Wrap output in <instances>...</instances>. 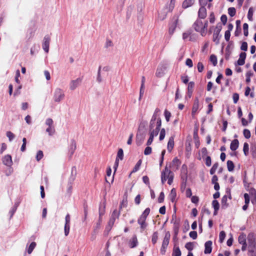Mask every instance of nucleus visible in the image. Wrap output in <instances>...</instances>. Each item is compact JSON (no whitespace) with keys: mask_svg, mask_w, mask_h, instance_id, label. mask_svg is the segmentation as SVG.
I'll list each match as a JSON object with an SVG mask.
<instances>
[{"mask_svg":"<svg viewBox=\"0 0 256 256\" xmlns=\"http://www.w3.org/2000/svg\"><path fill=\"white\" fill-rule=\"evenodd\" d=\"M185 248L189 251H191L194 249V243L192 242H187L185 245Z\"/></svg>","mask_w":256,"mask_h":256,"instance_id":"4c0bfd02","label":"nucleus"},{"mask_svg":"<svg viewBox=\"0 0 256 256\" xmlns=\"http://www.w3.org/2000/svg\"><path fill=\"white\" fill-rule=\"evenodd\" d=\"M222 29V26L220 24H218L214 30L212 40L215 42L216 44H218L220 43V40L222 38V35L220 34V32Z\"/></svg>","mask_w":256,"mask_h":256,"instance_id":"7ed1b4c3","label":"nucleus"},{"mask_svg":"<svg viewBox=\"0 0 256 256\" xmlns=\"http://www.w3.org/2000/svg\"><path fill=\"white\" fill-rule=\"evenodd\" d=\"M141 164H142V160H140L137 162L136 164L135 165L134 167V168L131 172L134 173V172H137L140 169Z\"/></svg>","mask_w":256,"mask_h":256,"instance_id":"2f4dec72","label":"nucleus"},{"mask_svg":"<svg viewBox=\"0 0 256 256\" xmlns=\"http://www.w3.org/2000/svg\"><path fill=\"white\" fill-rule=\"evenodd\" d=\"M194 82H190L188 83V96L190 98L191 97L194 88Z\"/></svg>","mask_w":256,"mask_h":256,"instance_id":"412c9836","label":"nucleus"},{"mask_svg":"<svg viewBox=\"0 0 256 256\" xmlns=\"http://www.w3.org/2000/svg\"><path fill=\"white\" fill-rule=\"evenodd\" d=\"M182 254L181 251L179 247H174L172 256H180Z\"/></svg>","mask_w":256,"mask_h":256,"instance_id":"c85d7f7f","label":"nucleus"},{"mask_svg":"<svg viewBox=\"0 0 256 256\" xmlns=\"http://www.w3.org/2000/svg\"><path fill=\"white\" fill-rule=\"evenodd\" d=\"M166 70V66L165 65L162 64L158 66L156 70V76L160 78L162 76Z\"/></svg>","mask_w":256,"mask_h":256,"instance_id":"ddd939ff","label":"nucleus"},{"mask_svg":"<svg viewBox=\"0 0 256 256\" xmlns=\"http://www.w3.org/2000/svg\"><path fill=\"white\" fill-rule=\"evenodd\" d=\"M254 12V8L252 7H250L248 11V18L250 21H252L253 20V14Z\"/></svg>","mask_w":256,"mask_h":256,"instance_id":"a878e982","label":"nucleus"},{"mask_svg":"<svg viewBox=\"0 0 256 256\" xmlns=\"http://www.w3.org/2000/svg\"><path fill=\"white\" fill-rule=\"evenodd\" d=\"M210 60L214 66H216L217 64V58L216 56L214 54H212L210 56Z\"/></svg>","mask_w":256,"mask_h":256,"instance_id":"37998d69","label":"nucleus"},{"mask_svg":"<svg viewBox=\"0 0 256 256\" xmlns=\"http://www.w3.org/2000/svg\"><path fill=\"white\" fill-rule=\"evenodd\" d=\"M227 168H228V170L229 172L233 171L234 168V162L232 160H228Z\"/></svg>","mask_w":256,"mask_h":256,"instance_id":"bb28decb","label":"nucleus"},{"mask_svg":"<svg viewBox=\"0 0 256 256\" xmlns=\"http://www.w3.org/2000/svg\"><path fill=\"white\" fill-rule=\"evenodd\" d=\"M253 76V73L251 71H248L246 74V82L247 84H248L250 82V77Z\"/></svg>","mask_w":256,"mask_h":256,"instance_id":"f704fd0d","label":"nucleus"},{"mask_svg":"<svg viewBox=\"0 0 256 256\" xmlns=\"http://www.w3.org/2000/svg\"><path fill=\"white\" fill-rule=\"evenodd\" d=\"M124 158V152L122 148H120L118 152L117 156L116 158L120 160H122Z\"/></svg>","mask_w":256,"mask_h":256,"instance_id":"473e14b6","label":"nucleus"},{"mask_svg":"<svg viewBox=\"0 0 256 256\" xmlns=\"http://www.w3.org/2000/svg\"><path fill=\"white\" fill-rule=\"evenodd\" d=\"M6 134L10 141H12L15 137L14 134L10 131L7 132Z\"/></svg>","mask_w":256,"mask_h":256,"instance_id":"603ef678","label":"nucleus"},{"mask_svg":"<svg viewBox=\"0 0 256 256\" xmlns=\"http://www.w3.org/2000/svg\"><path fill=\"white\" fill-rule=\"evenodd\" d=\"M198 16L200 19H204L206 16V10L204 6H201L198 12Z\"/></svg>","mask_w":256,"mask_h":256,"instance_id":"f3484780","label":"nucleus"},{"mask_svg":"<svg viewBox=\"0 0 256 256\" xmlns=\"http://www.w3.org/2000/svg\"><path fill=\"white\" fill-rule=\"evenodd\" d=\"M212 205L214 210H218L220 208V204L217 200H214L212 202Z\"/></svg>","mask_w":256,"mask_h":256,"instance_id":"58836bf2","label":"nucleus"},{"mask_svg":"<svg viewBox=\"0 0 256 256\" xmlns=\"http://www.w3.org/2000/svg\"><path fill=\"white\" fill-rule=\"evenodd\" d=\"M178 21V17L175 16L173 17L172 21L169 25V33L170 34H172L177 26Z\"/></svg>","mask_w":256,"mask_h":256,"instance_id":"0eeeda50","label":"nucleus"},{"mask_svg":"<svg viewBox=\"0 0 256 256\" xmlns=\"http://www.w3.org/2000/svg\"><path fill=\"white\" fill-rule=\"evenodd\" d=\"M164 193L162 192L160 194V196H158V202H163L164 200Z\"/></svg>","mask_w":256,"mask_h":256,"instance_id":"338daca9","label":"nucleus"},{"mask_svg":"<svg viewBox=\"0 0 256 256\" xmlns=\"http://www.w3.org/2000/svg\"><path fill=\"white\" fill-rule=\"evenodd\" d=\"M100 70H101V66H100L98 68V76H97V78H96L97 82L99 83L101 82L102 81V79L101 75H100Z\"/></svg>","mask_w":256,"mask_h":256,"instance_id":"5fc2aeb1","label":"nucleus"},{"mask_svg":"<svg viewBox=\"0 0 256 256\" xmlns=\"http://www.w3.org/2000/svg\"><path fill=\"white\" fill-rule=\"evenodd\" d=\"M162 125V121L160 118H158L156 122V126L155 129H149L150 135L152 136L153 137L156 136L160 130Z\"/></svg>","mask_w":256,"mask_h":256,"instance_id":"1a4fd4ad","label":"nucleus"},{"mask_svg":"<svg viewBox=\"0 0 256 256\" xmlns=\"http://www.w3.org/2000/svg\"><path fill=\"white\" fill-rule=\"evenodd\" d=\"M50 42V36L48 35H46L44 38L42 46L44 51L46 53H48L49 51Z\"/></svg>","mask_w":256,"mask_h":256,"instance_id":"9d476101","label":"nucleus"},{"mask_svg":"<svg viewBox=\"0 0 256 256\" xmlns=\"http://www.w3.org/2000/svg\"><path fill=\"white\" fill-rule=\"evenodd\" d=\"M164 116H165L166 122H168L170 121V118L171 116V113L168 110H165L164 112Z\"/></svg>","mask_w":256,"mask_h":256,"instance_id":"c03bdc74","label":"nucleus"},{"mask_svg":"<svg viewBox=\"0 0 256 256\" xmlns=\"http://www.w3.org/2000/svg\"><path fill=\"white\" fill-rule=\"evenodd\" d=\"M46 132L50 136H52L56 132L54 126H48L46 129Z\"/></svg>","mask_w":256,"mask_h":256,"instance_id":"c756f323","label":"nucleus"},{"mask_svg":"<svg viewBox=\"0 0 256 256\" xmlns=\"http://www.w3.org/2000/svg\"><path fill=\"white\" fill-rule=\"evenodd\" d=\"M199 108V101L198 98H196L192 108V115L194 116L197 112Z\"/></svg>","mask_w":256,"mask_h":256,"instance_id":"aec40b11","label":"nucleus"},{"mask_svg":"<svg viewBox=\"0 0 256 256\" xmlns=\"http://www.w3.org/2000/svg\"><path fill=\"white\" fill-rule=\"evenodd\" d=\"M249 146L247 142H244V144L243 151L246 156L248 154Z\"/></svg>","mask_w":256,"mask_h":256,"instance_id":"72a5a7b5","label":"nucleus"},{"mask_svg":"<svg viewBox=\"0 0 256 256\" xmlns=\"http://www.w3.org/2000/svg\"><path fill=\"white\" fill-rule=\"evenodd\" d=\"M166 135V131L164 128H162L160 130L159 139L160 140H162L164 139Z\"/></svg>","mask_w":256,"mask_h":256,"instance_id":"3c124183","label":"nucleus"},{"mask_svg":"<svg viewBox=\"0 0 256 256\" xmlns=\"http://www.w3.org/2000/svg\"><path fill=\"white\" fill-rule=\"evenodd\" d=\"M226 237V234L224 231H222L220 233L219 239L220 242H222Z\"/></svg>","mask_w":256,"mask_h":256,"instance_id":"864d4df0","label":"nucleus"},{"mask_svg":"<svg viewBox=\"0 0 256 256\" xmlns=\"http://www.w3.org/2000/svg\"><path fill=\"white\" fill-rule=\"evenodd\" d=\"M170 235L169 232H167L166 234V235L164 236V238L162 248L160 249V252L162 254H164L166 252V248L168 247L169 241L170 239Z\"/></svg>","mask_w":256,"mask_h":256,"instance_id":"6e6552de","label":"nucleus"},{"mask_svg":"<svg viewBox=\"0 0 256 256\" xmlns=\"http://www.w3.org/2000/svg\"><path fill=\"white\" fill-rule=\"evenodd\" d=\"M146 218L140 216L138 220V224L140 225V228L142 230H144L147 226V224L146 223Z\"/></svg>","mask_w":256,"mask_h":256,"instance_id":"a211bd4d","label":"nucleus"},{"mask_svg":"<svg viewBox=\"0 0 256 256\" xmlns=\"http://www.w3.org/2000/svg\"><path fill=\"white\" fill-rule=\"evenodd\" d=\"M230 30H226L224 34V38L226 42H228L230 39Z\"/></svg>","mask_w":256,"mask_h":256,"instance_id":"bf43d9fd","label":"nucleus"},{"mask_svg":"<svg viewBox=\"0 0 256 256\" xmlns=\"http://www.w3.org/2000/svg\"><path fill=\"white\" fill-rule=\"evenodd\" d=\"M191 201L192 203L197 204L199 201L198 197L197 196H192L191 197Z\"/></svg>","mask_w":256,"mask_h":256,"instance_id":"0e129e2a","label":"nucleus"},{"mask_svg":"<svg viewBox=\"0 0 256 256\" xmlns=\"http://www.w3.org/2000/svg\"><path fill=\"white\" fill-rule=\"evenodd\" d=\"M144 124L140 123L136 135V143L138 146L142 144L146 136V132L144 130Z\"/></svg>","mask_w":256,"mask_h":256,"instance_id":"f03ea898","label":"nucleus"},{"mask_svg":"<svg viewBox=\"0 0 256 256\" xmlns=\"http://www.w3.org/2000/svg\"><path fill=\"white\" fill-rule=\"evenodd\" d=\"M36 244L35 242H32L29 246L28 249V254H30L34 248H36Z\"/></svg>","mask_w":256,"mask_h":256,"instance_id":"7c9ffc66","label":"nucleus"},{"mask_svg":"<svg viewBox=\"0 0 256 256\" xmlns=\"http://www.w3.org/2000/svg\"><path fill=\"white\" fill-rule=\"evenodd\" d=\"M43 152L42 150H38L36 156V160L39 162L43 158Z\"/></svg>","mask_w":256,"mask_h":256,"instance_id":"de8ad7c7","label":"nucleus"},{"mask_svg":"<svg viewBox=\"0 0 256 256\" xmlns=\"http://www.w3.org/2000/svg\"><path fill=\"white\" fill-rule=\"evenodd\" d=\"M158 234L156 232H154V234H152V242L154 244H156V242L158 240Z\"/></svg>","mask_w":256,"mask_h":256,"instance_id":"a19ab883","label":"nucleus"},{"mask_svg":"<svg viewBox=\"0 0 256 256\" xmlns=\"http://www.w3.org/2000/svg\"><path fill=\"white\" fill-rule=\"evenodd\" d=\"M170 174H172V171L166 166L161 174V181L162 184L165 182Z\"/></svg>","mask_w":256,"mask_h":256,"instance_id":"9b49d317","label":"nucleus"},{"mask_svg":"<svg viewBox=\"0 0 256 256\" xmlns=\"http://www.w3.org/2000/svg\"><path fill=\"white\" fill-rule=\"evenodd\" d=\"M227 200H228V197L226 195H224L222 196V206H226V207H227L228 206V204H227Z\"/></svg>","mask_w":256,"mask_h":256,"instance_id":"49530a36","label":"nucleus"},{"mask_svg":"<svg viewBox=\"0 0 256 256\" xmlns=\"http://www.w3.org/2000/svg\"><path fill=\"white\" fill-rule=\"evenodd\" d=\"M180 218H177L175 214H172V222L174 224V231L175 235H177L179 232V228L180 226Z\"/></svg>","mask_w":256,"mask_h":256,"instance_id":"423d86ee","label":"nucleus"},{"mask_svg":"<svg viewBox=\"0 0 256 256\" xmlns=\"http://www.w3.org/2000/svg\"><path fill=\"white\" fill-rule=\"evenodd\" d=\"M208 26V22L206 20L203 23L201 20L197 19L193 24V28L194 30L200 33L202 36H205L206 34Z\"/></svg>","mask_w":256,"mask_h":256,"instance_id":"f257e3e1","label":"nucleus"},{"mask_svg":"<svg viewBox=\"0 0 256 256\" xmlns=\"http://www.w3.org/2000/svg\"><path fill=\"white\" fill-rule=\"evenodd\" d=\"M248 25L246 23H244L243 24L244 34V36H247L248 34Z\"/></svg>","mask_w":256,"mask_h":256,"instance_id":"79ce46f5","label":"nucleus"},{"mask_svg":"<svg viewBox=\"0 0 256 256\" xmlns=\"http://www.w3.org/2000/svg\"><path fill=\"white\" fill-rule=\"evenodd\" d=\"M194 2V0H185L182 3V7L186 8L192 6Z\"/></svg>","mask_w":256,"mask_h":256,"instance_id":"b1692460","label":"nucleus"},{"mask_svg":"<svg viewBox=\"0 0 256 256\" xmlns=\"http://www.w3.org/2000/svg\"><path fill=\"white\" fill-rule=\"evenodd\" d=\"M70 224H65L64 225V234L66 236H67L70 232Z\"/></svg>","mask_w":256,"mask_h":256,"instance_id":"680f3d73","label":"nucleus"},{"mask_svg":"<svg viewBox=\"0 0 256 256\" xmlns=\"http://www.w3.org/2000/svg\"><path fill=\"white\" fill-rule=\"evenodd\" d=\"M238 240L240 244H244L246 243V236L244 234H240L238 236Z\"/></svg>","mask_w":256,"mask_h":256,"instance_id":"e433bc0d","label":"nucleus"},{"mask_svg":"<svg viewBox=\"0 0 256 256\" xmlns=\"http://www.w3.org/2000/svg\"><path fill=\"white\" fill-rule=\"evenodd\" d=\"M212 244L211 240H208L204 244V254H207L211 253L212 250Z\"/></svg>","mask_w":256,"mask_h":256,"instance_id":"dca6fc26","label":"nucleus"},{"mask_svg":"<svg viewBox=\"0 0 256 256\" xmlns=\"http://www.w3.org/2000/svg\"><path fill=\"white\" fill-rule=\"evenodd\" d=\"M64 92L60 88H56L53 94V99L55 102H60L64 99Z\"/></svg>","mask_w":256,"mask_h":256,"instance_id":"20e7f679","label":"nucleus"},{"mask_svg":"<svg viewBox=\"0 0 256 256\" xmlns=\"http://www.w3.org/2000/svg\"><path fill=\"white\" fill-rule=\"evenodd\" d=\"M45 124L48 126H54L53 120L50 118H47L46 120Z\"/></svg>","mask_w":256,"mask_h":256,"instance_id":"09e8293b","label":"nucleus"},{"mask_svg":"<svg viewBox=\"0 0 256 256\" xmlns=\"http://www.w3.org/2000/svg\"><path fill=\"white\" fill-rule=\"evenodd\" d=\"M248 255L256 256V242L252 238H248Z\"/></svg>","mask_w":256,"mask_h":256,"instance_id":"39448f33","label":"nucleus"},{"mask_svg":"<svg viewBox=\"0 0 256 256\" xmlns=\"http://www.w3.org/2000/svg\"><path fill=\"white\" fill-rule=\"evenodd\" d=\"M240 49H241V50H244V51H246L247 50H248V44H247L246 42H242L241 46H240Z\"/></svg>","mask_w":256,"mask_h":256,"instance_id":"13d9d810","label":"nucleus"},{"mask_svg":"<svg viewBox=\"0 0 256 256\" xmlns=\"http://www.w3.org/2000/svg\"><path fill=\"white\" fill-rule=\"evenodd\" d=\"M138 244V241L136 236H134L130 240L129 246L130 248H134L137 246Z\"/></svg>","mask_w":256,"mask_h":256,"instance_id":"6ab92c4d","label":"nucleus"},{"mask_svg":"<svg viewBox=\"0 0 256 256\" xmlns=\"http://www.w3.org/2000/svg\"><path fill=\"white\" fill-rule=\"evenodd\" d=\"M228 14L232 17L236 15V8L234 7H231L228 8Z\"/></svg>","mask_w":256,"mask_h":256,"instance_id":"c9c22d12","label":"nucleus"},{"mask_svg":"<svg viewBox=\"0 0 256 256\" xmlns=\"http://www.w3.org/2000/svg\"><path fill=\"white\" fill-rule=\"evenodd\" d=\"M204 66L202 62H198V70L200 72L203 71Z\"/></svg>","mask_w":256,"mask_h":256,"instance_id":"052dcab7","label":"nucleus"},{"mask_svg":"<svg viewBox=\"0 0 256 256\" xmlns=\"http://www.w3.org/2000/svg\"><path fill=\"white\" fill-rule=\"evenodd\" d=\"M2 161L4 164L8 166H10L12 164V156L9 154L4 156L2 158Z\"/></svg>","mask_w":256,"mask_h":256,"instance_id":"4468645a","label":"nucleus"},{"mask_svg":"<svg viewBox=\"0 0 256 256\" xmlns=\"http://www.w3.org/2000/svg\"><path fill=\"white\" fill-rule=\"evenodd\" d=\"M120 214V210H114L110 218H113L116 220V218H118Z\"/></svg>","mask_w":256,"mask_h":256,"instance_id":"cd10ccee","label":"nucleus"},{"mask_svg":"<svg viewBox=\"0 0 256 256\" xmlns=\"http://www.w3.org/2000/svg\"><path fill=\"white\" fill-rule=\"evenodd\" d=\"M233 101L234 104H236L239 100V95L237 93H234L232 96Z\"/></svg>","mask_w":256,"mask_h":256,"instance_id":"e2e57ef3","label":"nucleus"},{"mask_svg":"<svg viewBox=\"0 0 256 256\" xmlns=\"http://www.w3.org/2000/svg\"><path fill=\"white\" fill-rule=\"evenodd\" d=\"M150 208H146L140 216L146 218L148 216L150 212Z\"/></svg>","mask_w":256,"mask_h":256,"instance_id":"a18cd8bd","label":"nucleus"},{"mask_svg":"<svg viewBox=\"0 0 256 256\" xmlns=\"http://www.w3.org/2000/svg\"><path fill=\"white\" fill-rule=\"evenodd\" d=\"M174 146V138L173 136H171L169 138L168 142V146L167 148L168 150L170 152L172 150Z\"/></svg>","mask_w":256,"mask_h":256,"instance_id":"4be33fe9","label":"nucleus"},{"mask_svg":"<svg viewBox=\"0 0 256 256\" xmlns=\"http://www.w3.org/2000/svg\"><path fill=\"white\" fill-rule=\"evenodd\" d=\"M243 134L244 136L246 138H249L250 137V131L248 129H244L243 132Z\"/></svg>","mask_w":256,"mask_h":256,"instance_id":"8fccbe9b","label":"nucleus"},{"mask_svg":"<svg viewBox=\"0 0 256 256\" xmlns=\"http://www.w3.org/2000/svg\"><path fill=\"white\" fill-rule=\"evenodd\" d=\"M174 178V174L172 172V174H170L168 178V184L170 185L172 183V182Z\"/></svg>","mask_w":256,"mask_h":256,"instance_id":"4d7b16f0","label":"nucleus"},{"mask_svg":"<svg viewBox=\"0 0 256 256\" xmlns=\"http://www.w3.org/2000/svg\"><path fill=\"white\" fill-rule=\"evenodd\" d=\"M82 79L78 78L75 80H72L70 84V89L72 90H74L81 83Z\"/></svg>","mask_w":256,"mask_h":256,"instance_id":"f8f14e48","label":"nucleus"},{"mask_svg":"<svg viewBox=\"0 0 256 256\" xmlns=\"http://www.w3.org/2000/svg\"><path fill=\"white\" fill-rule=\"evenodd\" d=\"M76 148V142L74 140H72L71 143L68 148V154L71 158Z\"/></svg>","mask_w":256,"mask_h":256,"instance_id":"2eb2a0df","label":"nucleus"},{"mask_svg":"<svg viewBox=\"0 0 256 256\" xmlns=\"http://www.w3.org/2000/svg\"><path fill=\"white\" fill-rule=\"evenodd\" d=\"M212 164L211 158L210 156H207L206 158V164L208 166H210Z\"/></svg>","mask_w":256,"mask_h":256,"instance_id":"774afa93","label":"nucleus"},{"mask_svg":"<svg viewBox=\"0 0 256 256\" xmlns=\"http://www.w3.org/2000/svg\"><path fill=\"white\" fill-rule=\"evenodd\" d=\"M152 148L150 146H147L144 150V154L145 155H148L152 153Z\"/></svg>","mask_w":256,"mask_h":256,"instance_id":"69168bd1","label":"nucleus"},{"mask_svg":"<svg viewBox=\"0 0 256 256\" xmlns=\"http://www.w3.org/2000/svg\"><path fill=\"white\" fill-rule=\"evenodd\" d=\"M190 236L193 240H196L198 237L197 232L196 231H192L189 234Z\"/></svg>","mask_w":256,"mask_h":256,"instance_id":"6e6d98bb","label":"nucleus"},{"mask_svg":"<svg viewBox=\"0 0 256 256\" xmlns=\"http://www.w3.org/2000/svg\"><path fill=\"white\" fill-rule=\"evenodd\" d=\"M176 196V190L174 188H172L171 190L170 193V200L172 202H174Z\"/></svg>","mask_w":256,"mask_h":256,"instance_id":"393cba45","label":"nucleus"},{"mask_svg":"<svg viewBox=\"0 0 256 256\" xmlns=\"http://www.w3.org/2000/svg\"><path fill=\"white\" fill-rule=\"evenodd\" d=\"M218 162H216L214 164V165L212 166V168H211V169L210 170V174L212 175L215 173L216 169L218 168Z\"/></svg>","mask_w":256,"mask_h":256,"instance_id":"ea45409f","label":"nucleus"},{"mask_svg":"<svg viewBox=\"0 0 256 256\" xmlns=\"http://www.w3.org/2000/svg\"><path fill=\"white\" fill-rule=\"evenodd\" d=\"M238 140L237 139L234 140L230 144V148L232 150H236L238 147Z\"/></svg>","mask_w":256,"mask_h":256,"instance_id":"5701e85b","label":"nucleus"}]
</instances>
